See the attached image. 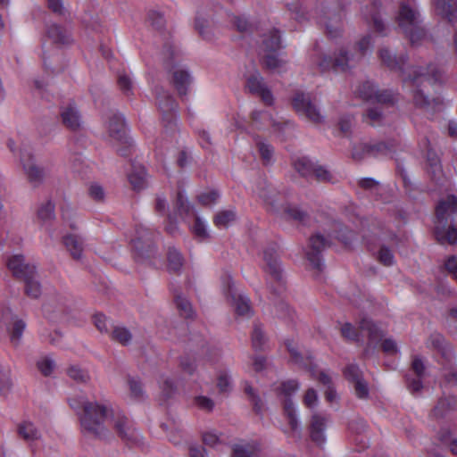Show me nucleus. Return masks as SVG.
Segmentation results:
<instances>
[{
	"label": "nucleus",
	"instance_id": "obj_38",
	"mask_svg": "<svg viewBox=\"0 0 457 457\" xmlns=\"http://www.w3.org/2000/svg\"><path fill=\"white\" fill-rule=\"evenodd\" d=\"M265 87L263 78L258 71H254V72L246 79L245 87L251 94L256 95Z\"/></svg>",
	"mask_w": 457,
	"mask_h": 457
},
{
	"label": "nucleus",
	"instance_id": "obj_55",
	"mask_svg": "<svg viewBox=\"0 0 457 457\" xmlns=\"http://www.w3.org/2000/svg\"><path fill=\"white\" fill-rule=\"evenodd\" d=\"M175 302L181 316L186 319L193 317V309L187 299L182 297L181 295H176Z\"/></svg>",
	"mask_w": 457,
	"mask_h": 457
},
{
	"label": "nucleus",
	"instance_id": "obj_17",
	"mask_svg": "<svg viewBox=\"0 0 457 457\" xmlns=\"http://www.w3.org/2000/svg\"><path fill=\"white\" fill-rule=\"evenodd\" d=\"M328 420L326 416L319 413L312 415L308 427L311 440L317 445H321L326 441L325 430Z\"/></svg>",
	"mask_w": 457,
	"mask_h": 457
},
{
	"label": "nucleus",
	"instance_id": "obj_1",
	"mask_svg": "<svg viewBox=\"0 0 457 457\" xmlns=\"http://www.w3.org/2000/svg\"><path fill=\"white\" fill-rule=\"evenodd\" d=\"M134 152V141L127 132L125 118L116 113V154L124 159L127 178L132 189L138 192L148 186L147 172L141 163L131 158Z\"/></svg>",
	"mask_w": 457,
	"mask_h": 457
},
{
	"label": "nucleus",
	"instance_id": "obj_40",
	"mask_svg": "<svg viewBox=\"0 0 457 457\" xmlns=\"http://www.w3.org/2000/svg\"><path fill=\"white\" fill-rule=\"evenodd\" d=\"M244 391L248 396L249 401L253 404V410L257 415L262 414L263 403L260 396L257 395L254 388L249 384L245 383Z\"/></svg>",
	"mask_w": 457,
	"mask_h": 457
},
{
	"label": "nucleus",
	"instance_id": "obj_4",
	"mask_svg": "<svg viewBox=\"0 0 457 457\" xmlns=\"http://www.w3.org/2000/svg\"><path fill=\"white\" fill-rule=\"evenodd\" d=\"M441 79V71L434 64H428L426 67H418L411 71L409 75V79L414 87L412 90V103L416 108L426 112H434L443 104V101L440 97L429 98L424 94L423 90L420 88L423 81L440 82Z\"/></svg>",
	"mask_w": 457,
	"mask_h": 457
},
{
	"label": "nucleus",
	"instance_id": "obj_30",
	"mask_svg": "<svg viewBox=\"0 0 457 457\" xmlns=\"http://www.w3.org/2000/svg\"><path fill=\"white\" fill-rule=\"evenodd\" d=\"M227 297L235 305L236 312L238 315H246L251 312L249 299L245 296L237 295L236 293H233L229 288Z\"/></svg>",
	"mask_w": 457,
	"mask_h": 457
},
{
	"label": "nucleus",
	"instance_id": "obj_7",
	"mask_svg": "<svg viewBox=\"0 0 457 457\" xmlns=\"http://www.w3.org/2000/svg\"><path fill=\"white\" fill-rule=\"evenodd\" d=\"M278 250L277 244H271L263 250L264 270L278 283L277 288L270 287V292L275 295L281 294L284 286L283 270Z\"/></svg>",
	"mask_w": 457,
	"mask_h": 457
},
{
	"label": "nucleus",
	"instance_id": "obj_47",
	"mask_svg": "<svg viewBox=\"0 0 457 457\" xmlns=\"http://www.w3.org/2000/svg\"><path fill=\"white\" fill-rule=\"evenodd\" d=\"M161 427L164 431L170 430L168 436L170 442H172L174 445L180 443L182 431L179 428V426L174 420H172L170 424L162 423Z\"/></svg>",
	"mask_w": 457,
	"mask_h": 457
},
{
	"label": "nucleus",
	"instance_id": "obj_21",
	"mask_svg": "<svg viewBox=\"0 0 457 457\" xmlns=\"http://www.w3.org/2000/svg\"><path fill=\"white\" fill-rule=\"evenodd\" d=\"M261 451V443L256 440L235 444L232 446L231 457H258Z\"/></svg>",
	"mask_w": 457,
	"mask_h": 457
},
{
	"label": "nucleus",
	"instance_id": "obj_50",
	"mask_svg": "<svg viewBox=\"0 0 457 457\" xmlns=\"http://www.w3.org/2000/svg\"><path fill=\"white\" fill-rule=\"evenodd\" d=\"M403 32L409 37L412 45L419 42L426 36V32L424 29L420 27V22L409 28L406 27Z\"/></svg>",
	"mask_w": 457,
	"mask_h": 457
},
{
	"label": "nucleus",
	"instance_id": "obj_42",
	"mask_svg": "<svg viewBox=\"0 0 457 457\" xmlns=\"http://www.w3.org/2000/svg\"><path fill=\"white\" fill-rule=\"evenodd\" d=\"M370 46V37L366 36L362 37L357 44H356V51L358 54H350L349 56L353 58V60L351 62V68L353 66L354 63H356L360 59H361L364 54H366L367 50L369 49Z\"/></svg>",
	"mask_w": 457,
	"mask_h": 457
},
{
	"label": "nucleus",
	"instance_id": "obj_20",
	"mask_svg": "<svg viewBox=\"0 0 457 457\" xmlns=\"http://www.w3.org/2000/svg\"><path fill=\"white\" fill-rule=\"evenodd\" d=\"M379 58L384 65L391 71L403 72L404 65L407 62V55L401 54L399 56L391 53L388 48H381L378 52Z\"/></svg>",
	"mask_w": 457,
	"mask_h": 457
},
{
	"label": "nucleus",
	"instance_id": "obj_58",
	"mask_svg": "<svg viewBox=\"0 0 457 457\" xmlns=\"http://www.w3.org/2000/svg\"><path fill=\"white\" fill-rule=\"evenodd\" d=\"M257 148L260 154V156L265 165L269 164L273 156V148L270 145L266 144L262 141H257L256 143Z\"/></svg>",
	"mask_w": 457,
	"mask_h": 457
},
{
	"label": "nucleus",
	"instance_id": "obj_62",
	"mask_svg": "<svg viewBox=\"0 0 457 457\" xmlns=\"http://www.w3.org/2000/svg\"><path fill=\"white\" fill-rule=\"evenodd\" d=\"M217 387L220 393H228L231 388L230 378L226 371H220L217 378Z\"/></svg>",
	"mask_w": 457,
	"mask_h": 457
},
{
	"label": "nucleus",
	"instance_id": "obj_52",
	"mask_svg": "<svg viewBox=\"0 0 457 457\" xmlns=\"http://www.w3.org/2000/svg\"><path fill=\"white\" fill-rule=\"evenodd\" d=\"M377 87L370 81L362 82L357 88V93L362 99L369 101L373 100Z\"/></svg>",
	"mask_w": 457,
	"mask_h": 457
},
{
	"label": "nucleus",
	"instance_id": "obj_48",
	"mask_svg": "<svg viewBox=\"0 0 457 457\" xmlns=\"http://www.w3.org/2000/svg\"><path fill=\"white\" fill-rule=\"evenodd\" d=\"M37 217L44 222L54 220V204L51 200H48L46 204H42L38 208Z\"/></svg>",
	"mask_w": 457,
	"mask_h": 457
},
{
	"label": "nucleus",
	"instance_id": "obj_24",
	"mask_svg": "<svg viewBox=\"0 0 457 457\" xmlns=\"http://www.w3.org/2000/svg\"><path fill=\"white\" fill-rule=\"evenodd\" d=\"M283 218L286 220H293L302 225H306L310 220V215L306 211L289 204L283 207Z\"/></svg>",
	"mask_w": 457,
	"mask_h": 457
},
{
	"label": "nucleus",
	"instance_id": "obj_34",
	"mask_svg": "<svg viewBox=\"0 0 457 457\" xmlns=\"http://www.w3.org/2000/svg\"><path fill=\"white\" fill-rule=\"evenodd\" d=\"M28 179L34 187H38L46 176L45 170L34 163H29L24 166Z\"/></svg>",
	"mask_w": 457,
	"mask_h": 457
},
{
	"label": "nucleus",
	"instance_id": "obj_46",
	"mask_svg": "<svg viewBox=\"0 0 457 457\" xmlns=\"http://www.w3.org/2000/svg\"><path fill=\"white\" fill-rule=\"evenodd\" d=\"M19 435L25 440H35L39 436V432L35 426L30 422H25L19 426Z\"/></svg>",
	"mask_w": 457,
	"mask_h": 457
},
{
	"label": "nucleus",
	"instance_id": "obj_63",
	"mask_svg": "<svg viewBox=\"0 0 457 457\" xmlns=\"http://www.w3.org/2000/svg\"><path fill=\"white\" fill-rule=\"evenodd\" d=\"M192 232L195 235V237L201 241L208 237V233L206 231L205 226L198 216H195V223L192 227Z\"/></svg>",
	"mask_w": 457,
	"mask_h": 457
},
{
	"label": "nucleus",
	"instance_id": "obj_56",
	"mask_svg": "<svg viewBox=\"0 0 457 457\" xmlns=\"http://www.w3.org/2000/svg\"><path fill=\"white\" fill-rule=\"evenodd\" d=\"M68 376L78 383H86L89 379V375L87 370L78 367L71 366L67 370Z\"/></svg>",
	"mask_w": 457,
	"mask_h": 457
},
{
	"label": "nucleus",
	"instance_id": "obj_10",
	"mask_svg": "<svg viewBox=\"0 0 457 457\" xmlns=\"http://www.w3.org/2000/svg\"><path fill=\"white\" fill-rule=\"evenodd\" d=\"M330 246V241L323 235L317 233L309 238L306 258L313 270L320 272L323 269L321 253Z\"/></svg>",
	"mask_w": 457,
	"mask_h": 457
},
{
	"label": "nucleus",
	"instance_id": "obj_31",
	"mask_svg": "<svg viewBox=\"0 0 457 457\" xmlns=\"http://www.w3.org/2000/svg\"><path fill=\"white\" fill-rule=\"evenodd\" d=\"M63 243L73 259H80L83 252V241L76 235H68L63 238Z\"/></svg>",
	"mask_w": 457,
	"mask_h": 457
},
{
	"label": "nucleus",
	"instance_id": "obj_28",
	"mask_svg": "<svg viewBox=\"0 0 457 457\" xmlns=\"http://www.w3.org/2000/svg\"><path fill=\"white\" fill-rule=\"evenodd\" d=\"M168 270L170 273L179 274L184 265V257L175 247L170 246L167 251Z\"/></svg>",
	"mask_w": 457,
	"mask_h": 457
},
{
	"label": "nucleus",
	"instance_id": "obj_37",
	"mask_svg": "<svg viewBox=\"0 0 457 457\" xmlns=\"http://www.w3.org/2000/svg\"><path fill=\"white\" fill-rule=\"evenodd\" d=\"M116 84L126 97L129 98L133 95V81L126 72H120L116 75Z\"/></svg>",
	"mask_w": 457,
	"mask_h": 457
},
{
	"label": "nucleus",
	"instance_id": "obj_36",
	"mask_svg": "<svg viewBox=\"0 0 457 457\" xmlns=\"http://www.w3.org/2000/svg\"><path fill=\"white\" fill-rule=\"evenodd\" d=\"M398 96L397 92L391 89H377L373 100L379 104L393 106L398 102Z\"/></svg>",
	"mask_w": 457,
	"mask_h": 457
},
{
	"label": "nucleus",
	"instance_id": "obj_23",
	"mask_svg": "<svg viewBox=\"0 0 457 457\" xmlns=\"http://www.w3.org/2000/svg\"><path fill=\"white\" fill-rule=\"evenodd\" d=\"M399 27L403 30L405 28L419 23V13L408 4L402 3L398 15Z\"/></svg>",
	"mask_w": 457,
	"mask_h": 457
},
{
	"label": "nucleus",
	"instance_id": "obj_27",
	"mask_svg": "<svg viewBox=\"0 0 457 457\" xmlns=\"http://www.w3.org/2000/svg\"><path fill=\"white\" fill-rule=\"evenodd\" d=\"M426 160L428 164V173L431 179L437 183L442 173L440 159L435 151L432 149H428L426 154Z\"/></svg>",
	"mask_w": 457,
	"mask_h": 457
},
{
	"label": "nucleus",
	"instance_id": "obj_45",
	"mask_svg": "<svg viewBox=\"0 0 457 457\" xmlns=\"http://www.w3.org/2000/svg\"><path fill=\"white\" fill-rule=\"evenodd\" d=\"M176 209L179 215L181 217H187L193 213V206L187 199L184 197L182 192H178Z\"/></svg>",
	"mask_w": 457,
	"mask_h": 457
},
{
	"label": "nucleus",
	"instance_id": "obj_53",
	"mask_svg": "<svg viewBox=\"0 0 457 457\" xmlns=\"http://www.w3.org/2000/svg\"><path fill=\"white\" fill-rule=\"evenodd\" d=\"M345 378L351 383H354L363 378L362 371L357 364L347 365L343 370Z\"/></svg>",
	"mask_w": 457,
	"mask_h": 457
},
{
	"label": "nucleus",
	"instance_id": "obj_18",
	"mask_svg": "<svg viewBox=\"0 0 457 457\" xmlns=\"http://www.w3.org/2000/svg\"><path fill=\"white\" fill-rule=\"evenodd\" d=\"M435 12L436 15L445 20L450 24L457 21L456 0H435Z\"/></svg>",
	"mask_w": 457,
	"mask_h": 457
},
{
	"label": "nucleus",
	"instance_id": "obj_33",
	"mask_svg": "<svg viewBox=\"0 0 457 457\" xmlns=\"http://www.w3.org/2000/svg\"><path fill=\"white\" fill-rule=\"evenodd\" d=\"M260 62L264 69L270 71H278L286 64V62L278 58L276 53H263Z\"/></svg>",
	"mask_w": 457,
	"mask_h": 457
},
{
	"label": "nucleus",
	"instance_id": "obj_39",
	"mask_svg": "<svg viewBox=\"0 0 457 457\" xmlns=\"http://www.w3.org/2000/svg\"><path fill=\"white\" fill-rule=\"evenodd\" d=\"M35 276L36 274H29L21 278L25 282V294L32 298H37L41 295V287Z\"/></svg>",
	"mask_w": 457,
	"mask_h": 457
},
{
	"label": "nucleus",
	"instance_id": "obj_43",
	"mask_svg": "<svg viewBox=\"0 0 457 457\" xmlns=\"http://www.w3.org/2000/svg\"><path fill=\"white\" fill-rule=\"evenodd\" d=\"M260 197L263 200V202L270 206V211L276 212V202H277V195L278 193L274 188L271 187H263L259 192Z\"/></svg>",
	"mask_w": 457,
	"mask_h": 457
},
{
	"label": "nucleus",
	"instance_id": "obj_14",
	"mask_svg": "<svg viewBox=\"0 0 457 457\" xmlns=\"http://www.w3.org/2000/svg\"><path fill=\"white\" fill-rule=\"evenodd\" d=\"M2 319L4 322L10 320L11 324L7 327L10 340L14 346L20 344L22 333L26 328L25 322L12 313L8 307L2 310Z\"/></svg>",
	"mask_w": 457,
	"mask_h": 457
},
{
	"label": "nucleus",
	"instance_id": "obj_26",
	"mask_svg": "<svg viewBox=\"0 0 457 457\" xmlns=\"http://www.w3.org/2000/svg\"><path fill=\"white\" fill-rule=\"evenodd\" d=\"M46 34L56 45H69L72 41L71 34L63 27L57 24L49 26Z\"/></svg>",
	"mask_w": 457,
	"mask_h": 457
},
{
	"label": "nucleus",
	"instance_id": "obj_51",
	"mask_svg": "<svg viewBox=\"0 0 457 457\" xmlns=\"http://www.w3.org/2000/svg\"><path fill=\"white\" fill-rule=\"evenodd\" d=\"M133 334L126 327L116 326V342L123 346H129L132 344Z\"/></svg>",
	"mask_w": 457,
	"mask_h": 457
},
{
	"label": "nucleus",
	"instance_id": "obj_3",
	"mask_svg": "<svg viewBox=\"0 0 457 457\" xmlns=\"http://www.w3.org/2000/svg\"><path fill=\"white\" fill-rule=\"evenodd\" d=\"M436 216L438 225L434 228V235L440 245L457 244V197L449 195L436 206Z\"/></svg>",
	"mask_w": 457,
	"mask_h": 457
},
{
	"label": "nucleus",
	"instance_id": "obj_11",
	"mask_svg": "<svg viewBox=\"0 0 457 457\" xmlns=\"http://www.w3.org/2000/svg\"><path fill=\"white\" fill-rule=\"evenodd\" d=\"M294 109L304 115L310 121L313 123H320L322 116L317 107L312 103L311 96L303 92H296L292 100Z\"/></svg>",
	"mask_w": 457,
	"mask_h": 457
},
{
	"label": "nucleus",
	"instance_id": "obj_61",
	"mask_svg": "<svg viewBox=\"0 0 457 457\" xmlns=\"http://www.w3.org/2000/svg\"><path fill=\"white\" fill-rule=\"evenodd\" d=\"M148 19L151 22V25L155 29L162 30L164 29L166 21L162 13L156 11H150L148 13Z\"/></svg>",
	"mask_w": 457,
	"mask_h": 457
},
{
	"label": "nucleus",
	"instance_id": "obj_60",
	"mask_svg": "<svg viewBox=\"0 0 457 457\" xmlns=\"http://www.w3.org/2000/svg\"><path fill=\"white\" fill-rule=\"evenodd\" d=\"M93 320L95 326L101 333H109L110 337L112 338H114V330L109 331L107 328V322H109V324L112 326V321L107 320L106 317L104 314H96L93 317Z\"/></svg>",
	"mask_w": 457,
	"mask_h": 457
},
{
	"label": "nucleus",
	"instance_id": "obj_57",
	"mask_svg": "<svg viewBox=\"0 0 457 457\" xmlns=\"http://www.w3.org/2000/svg\"><path fill=\"white\" fill-rule=\"evenodd\" d=\"M10 370L0 366V394L5 395L12 387Z\"/></svg>",
	"mask_w": 457,
	"mask_h": 457
},
{
	"label": "nucleus",
	"instance_id": "obj_5",
	"mask_svg": "<svg viewBox=\"0 0 457 457\" xmlns=\"http://www.w3.org/2000/svg\"><path fill=\"white\" fill-rule=\"evenodd\" d=\"M163 57L164 68L167 71L172 72L170 83L176 89L180 97L187 95L188 87L191 84L192 79L189 72L186 70H174L177 64V58L179 52L175 49L174 46L170 43H166L163 46Z\"/></svg>",
	"mask_w": 457,
	"mask_h": 457
},
{
	"label": "nucleus",
	"instance_id": "obj_13",
	"mask_svg": "<svg viewBox=\"0 0 457 457\" xmlns=\"http://www.w3.org/2000/svg\"><path fill=\"white\" fill-rule=\"evenodd\" d=\"M285 345L290 354V361L297 364L300 368L310 372L312 378H315L316 367L312 361V355L310 351L304 353L299 351L297 345L293 340H286Z\"/></svg>",
	"mask_w": 457,
	"mask_h": 457
},
{
	"label": "nucleus",
	"instance_id": "obj_49",
	"mask_svg": "<svg viewBox=\"0 0 457 457\" xmlns=\"http://www.w3.org/2000/svg\"><path fill=\"white\" fill-rule=\"evenodd\" d=\"M236 219V213L232 210H224L219 212L213 218V222L217 227H227L229 222Z\"/></svg>",
	"mask_w": 457,
	"mask_h": 457
},
{
	"label": "nucleus",
	"instance_id": "obj_16",
	"mask_svg": "<svg viewBox=\"0 0 457 457\" xmlns=\"http://www.w3.org/2000/svg\"><path fill=\"white\" fill-rule=\"evenodd\" d=\"M116 435L129 446L138 442L137 434L132 428L130 421L124 415L116 412Z\"/></svg>",
	"mask_w": 457,
	"mask_h": 457
},
{
	"label": "nucleus",
	"instance_id": "obj_64",
	"mask_svg": "<svg viewBox=\"0 0 457 457\" xmlns=\"http://www.w3.org/2000/svg\"><path fill=\"white\" fill-rule=\"evenodd\" d=\"M312 177L319 182H333V175L322 166H315Z\"/></svg>",
	"mask_w": 457,
	"mask_h": 457
},
{
	"label": "nucleus",
	"instance_id": "obj_15",
	"mask_svg": "<svg viewBox=\"0 0 457 457\" xmlns=\"http://www.w3.org/2000/svg\"><path fill=\"white\" fill-rule=\"evenodd\" d=\"M60 117L63 126L71 131L82 129L81 115L74 103H69L60 108Z\"/></svg>",
	"mask_w": 457,
	"mask_h": 457
},
{
	"label": "nucleus",
	"instance_id": "obj_54",
	"mask_svg": "<svg viewBox=\"0 0 457 457\" xmlns=\"http://www.w3.org/2000/svg\"><path fill=\"white\" fill-rule=\"evenodd\" d=\"M37 368L43 376L49 377L55 369V362L49 357H43L37 361Z\"/></svg>",
	"mask_w": 457,
	"mask_h": 457
},
{
	"label": "nucleus",
	"instance_id": "obj_8",
	"mask_svg": "<svg viewBox=\"0 0 457 457\" xmlns=\"http://www.w3.org/2000/svg\"><path fill=\"white\" fill-rule=\"evenodd\" d=\"M298 388V382L295 379H290L281 383L280 386L277 389L278 394L285 396V400L283 402V412L285 417L287 419L288 425L293 432H296L299 426L291 395L296 392Z\"/></svg>",
	"mask_w": 457,
	"mask_h": 457
},
{
	"label": "nucleus",
	"instance_id": "obj_25",
	"mask_svg": "<svg viewBox=\"0 0 457 457\" xmlns=\"http://www.w3.org/2000/svg\"><path fill=\"white\" fill-rule=\"evenodd\" d=\"M457 407V399L453 396L441 397L431 411V416L436 419L445 417L449 411Z\"/></svg>",
	"mask_w": 457,
	"mask_h": 457
},
{
	"label": "nucleus",
	"instance_id": "obj_59",
	"mask_svg": "<svg viewBox=\"0 0 457 457\" xmlns=\"http://www.w3.org/2000/svg\"><path fill=\"white\" fill-rule=\"evenodd\" d=\"M128 384L129 386L130 395L137 400H141L144 397V390L140 380L135 378H129Z\"/></svg>",
	"mask_w": 457,
	"mask_h": 457
},
{
	"label": "nucleus",
	"instance_id": "obj_9",
	"mask_svg": "<svg viewBox=\"0 0 457 457\" xmlns=\"http://www.w3.org/2000/svg\"><path fill=\"white\" fill-rule=\"evenodd\" d=\"M156 104L165 128L171 127L176 120L178 104L173 96L162 87H156Z\"/></svg>",
	"mask_w": 457,
	"mask_h": 457
},
{
	"label": "nucleus",
	"instance_id": "obj_41",
	"mask_svg": "<svg viewBox=\"0 0 457 457\" xmlns=\"http://www.w3.org/2000/svg\"><path fill=\"white\" fill-rule=\"evenodd\" d=\"M267 342L262 328L260 324H254L252 333V345L255 351H262Z\"/></svg>",
	"mask_w": 457,
	"mask_h": 457
},
{
	"label": "nucleus",
	"instance_id": "obj_44",
	"mask_svg": "<svg viewBox=\"0 0 457 457\" xmlns=\"http://www.w3.org/2000/svg\"><path fill=\"white\" fill-rule=\"evenodd\" d=\"M364 120L370 126H376L382 123L384 115L380 108L371 107L367 109L365 114H363Z\"/></svg>",
	"mask_w": 457,
	"mask_h": 457
},
{
	"label": "nucleus",
	"instance_id": "obj_6",
	"mask_svg": "<svg viewBox=\"0 0 457 457\" xmlns=\"http://www.w3.org/2000/svg\"><path fill=\"white\" fill-rule=\"evenodd\" d=\"M156 237L157 233L147 228L138 226L136 228V234L131 240V244L135 259L137 262L150 261L158 256L155 245Z\"/></svg>",
	"mask_w": 457,
	"mask_h": 457
},
{
	"label": "nucleus",
	"instance_id": "obj_19",
	"mask_svg": "<svg viewBox=\"0 0 457 457\" xmlns=\"http://www.w3.org/2000/svg\"><path fill=\"white\" fill-rule=\"evenodd\" d=\"M7 266L12 270V275L19 279L29 274H36L35 266L25 263L24 257L21 254L12 256L7 262Z\"/></svg>",
	"mask_w": 457,
	"mask_h": 457
},
{
	"label": "nucleus",
	"instance_id": "obj_32",
	"mask_svg": "<svg viewBox=\"0 0 457 457\" xmlns=\"http://www.w3.org/2000/svg\"><path fill=\"white\" fill-rule=\"evenodd\" d=\"M359 328L361 330L367 332L370 341L378 342L383 337L382 331L371 320L368 318H363L361 320Z\"/></svg>",
	"mask_w": 457,
	"mask_h": 457
},
{
	"label": "nucleus",
	"instance_id": "obj_12",
	"mask_svg": "<svg viewBox=\"0 0 457 457\" xmlns=\"http://www.w3.org/2000/svg\"><path fill=\"white\" fill-rule=\"evenodd\" d=\"M353 59L349 56V52L344 48L340 49L334 57L323 55L317 62L321 71L332 69L335 71H346L351 68V62Z\"/></svg>",
	"mask_w": 457,
	"mask_h": 457
},
{
	"label": "nucleus",
	"instance_id": "obj_29",
	"mask_svg": "<svg viewBox=\"0 0 457 457\" xmlns=\"http://www.w3.org/2000/svg\"><path fill=\"white\" fill-rule=\"evenodd\" d=\"M361 148L369 156L378 157L390 153L394 149V145L381 141L375 144H363Z\"/></svg>",
	"mask_w": 457,
	"mask_h": 457
},
{
	"label": "nucleus",
	"instance_id": "obj_22",
	"mask_svg": "<svg viewBox=\"0 0 457 457\" xmlns=\"http://www.w3.org/2000/svg\"><path fill=\"white\" fill-rule=\"evenodd\" d=\"M281 47V33L278 29L274 28L263 34L261 45L262 53H276Z\"/></svg>",
	"mask_w": 457,
	"mask_h": 457
},
{
	"label": "nucleus",
	"instance_id": "obj_2",
	"mask_svg": "<svg viewBox=\"0 0 457 457\" xmlns=\"http://www.w3.org/2000/svg\"><path fill=\"white\" fill-rule=\"evenodd\" d=\"M84 411L79 414V422L83 432L96 438H104L109 434L112 404L106 400L91 398L83 403Z\"/></svg>",
	"mask_w": 457,
	"mask_h": 457
},
{
	"label": "nucleus",
	"instance_id": "obj_35",
	"mask_svg": "<svg viewBox=\"0 0 457 457\" xmlns=\"http://www.w3.org/2000/svg\"><path fill=\"white\" fill-rule=\"evenodd\" d=\"M315 164L307 157H301L294 162L295 170L303 178H312Z\"/></svg>",
	"mask_w": 457,
	"mask_h": 457
}]
</instances>
